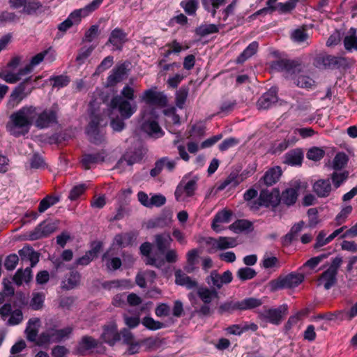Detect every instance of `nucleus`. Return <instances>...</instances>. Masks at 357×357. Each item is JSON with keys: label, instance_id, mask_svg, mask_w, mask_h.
<instances>
[{"label": "nucleus", "instance_id": "nucleus-22", "mask_svg": "<svg viewBox=\"0 0 357 357\" xmlns=\"http://www.w3.org/2000/svg\"><path fill=\"white\" fill-rule=\"evenodd\" d=\"M40 326V320L39 318H32L29 320L25 330L28 340L37 343Z\"/></svg>", "mask_w": 357, "mask_h": 357}, {"label": "nucleus", "instance_id": "nucleus-18", "mask_svg": "<svg viewBox=\"0 0 357 357\" xmlns=\"http://www.w3.org/2000/svg\"><path fill=\"white\" fill-rule=\"evenodd\" d=\"M54 225L50 222H43L33 231H31L29 238L31 241L40 239L47 236L54 231Z\"/></svg>", "mask_w": 357, "mask_h": 357}, {"label": "nucleus", "instance_id": "nucleus-46", "mask_svg": "<svg viewBox=\"0 0 357 357\" xmlns=\"http://www.w3.org/2000/svg\"><path fill=\"white\" fill-rule=\"evenodd\" d=\"M142 324L147 329L156 331L165 328V324L159 321H155L151 317H145L142 320Z\"/></svg>", "mask_w": 357, "mask_h": 357}, {"label": "nucleus", "instance_id": "nucleus-11", "mask_svg": "<svg viewBox=\"0 0 357 357\" xmlns=\"http://www.w3.org/2000/svg\"><path fill=\"white\" fill-rule=\"evenodd\" d=\"M103 0H93L92 2L86 5L85 7L75 10L68 17L71 21L73 25L79 24L82 19L88 16L92 12L96 10L102 3Z\"/></svg>", "mask_w": 357, "mask_h": 357}, {"label": "nucleus", "instance_id": "nucleus-47", "mask_svg": "<svg viewBox=\"0 0 357 357\" xmlns=\"http://www.w3.org/2000/svg\"><path fill=\"white\" fill-rule=\"evenodd\" d=\"M97 345V341L91 337L85 336L82 337L78 346V350L81 353H84Z\"/></svg>", "mask_w": 357, "mask_h": 357}, {"label": "nucleus", "instance_id": "nucleus-29", "mask_svg": "<svg viewBox=\"0 0 357 357\" xmlns=\"http://www.w3.org/2000/svg\"><path fill=\"white\" fill-rule=\"evenodd\" d=\"M231 213L229 211L222 210L218 212L214 217L212 222V228L216 232L221 231L220 224L228 223L230 221Z\"/></svg>", "mask_w": 357, "mask_h": 357}, {"label": "nucleus", "instance_id": "nucleus-42", "mask_svg": "<svg viewBox=\"0 0 357 357\" xmlns=\"http://www.w3.org/2000/svg\"><path fill=\"white\" fill-rule=\"evenodd\" d=\"M226 0H202L204 8L211 13L212 17H215L216 10L225 3Z\"/></svg>", "mask_w": 357, "mask_h": 357}, {"label": "nucleus", "instance_id": "nucleus-15", "mask_svg": "<svg viewBox=\"0 0 357 357\" xmlns=\"http://www.w3.org/2000/svg\"><path fill=\"white\" fill-rule=\"evenodd\" d=\"M100 122V119L98 116H93L86 130L89 140L96 144H99L104 141V134L99 129Z\"/></svg>", "mask_w": 357, "mask_h": 357}, {"label": "nucleus", "instance_id": "nucleus-25", "mask_svg": "<svg viewBox=\"0 0 357 357\" xmlns=\"http://www.w3.org/2000/svg\"><path fill=\"white\" fill-rule=\"evenodd\" d=\"M137 235L133 232L120 234L115 236L113 245L125 248L132 245L137 239Z\"/></svg>", "mask_w": 357, "mask_h": 357}, {"label": "nucleus", "instance_id": "nucleus-61", "mask_svg": "<svg viewBox=\"0 0 357 357\" xmlns=\"http://www.w3.org/2000/svg\"><path fill=\"white\" fill-rule=\"evenodd\" d=\"M188 89L185 88H181L176 93V105L179 108H183L188 97Z\"/></svg>", "mask_w": 357, "mask_h": 357}, {"label": "nucleus", "instance_id": "nucleus-24", "mask_svg": "<svg viewBox=\"0 0 357 357\" xmlns=\"http://www.w3.org/2000/svg\"><path fill=\"white\" fill-rule=\"evenodd\" d=\"M18 254L22 260L30 261V268L35 266L39 261V254L30 246L23 247L19 250Z\"/></svg>", "mask_w": 357, "mask_h": 357}, {"label": "nucleus", "instance_id": "nucleus-14", "mask_svg": "<svg viewBox=\"0 0 357 357\" xmlns=\"http://www.w3.org/2000/svg\"><path fill=\"white\" fill-rule=\"evenodd\" d=\"M142 100L151 105L160 107H164L167 103V98L163 93L153 89L145 91L142 96Z\"/></svg>", "mask_w": 357, "mask_h": 357}, {"label": "nucleus", "instance_id": "nucleus-35", "mask_svg": "<svg viewBox=\"0 0 357 357\" xmlns=\"http://www.w3.org/2000/svg\"><path fill=\"white\" fill-rule=\"evenodd\" d=\"M212 244L219 250H225L230 248H234L236 245V241L230 237H220L217 239H212Z\"/></svg>", "mask_w": 357, "mask_h": 357}, {"label": "nucleus", "instance_id": "nucleus-3", "mask_svg": "<svg viewBox=\"0 0 357 357\" xmlns=\"http://www.w3.org/2000/svg\"><path fill=\"white\" fill-rule=\"evenodd\" d=\"M36 113L33 125L38 129L47 128L58 123L59 108L56 105L43 110L36 107Z\"/></svg>", "mask_w": 357, "mask_h": 357}, {"label": "nucleus", "instance_id": "nucleus-4", "mask_svg": "<svg viewBox=\"0 0 357 357\" xmlns=\"http://www.w3.org/2000/svg\"><path fill=\"white\" fill-rule=\"evenodd\" d=\"M303 280V274L291 273L270 281L268 285L271 291H275L281 289L295 288L302 283Z\"/></svg>", "mask_w": 357, "mask_h": 357}, {"label": "nucleus", "instance_id": "nucleus-48", "mask_svg": "<svg viewBox=\"0 0 357 357\" xmlns=\"http://www.w3.org/2000/svg\"><path fill=\"white\" fill-rule=\"evenodd\" d=\"M336 318L341 320H351L357 316V303L354 304L350 310L339 311L335 314Z\"/></svg>", "mask_w": 357, "mask_h": 357}, {"label": "nucleus", "instance_id": "nucleus-20", "mask_svg": "<svg viewBox=\"0 0 357 357\" xmlns=\"http://www.w3.org/2000/svg\"><path fill=\"white\" fill-rule=\"evenodd\" d=\"M107 154L105 150H102L96 154H85L82 159V166L86 169H90L93 165L105 161Z\"/></svg>", "mask_w": 357, "mask_h": 357}, {"label": "nucleus", "instance_id": "nucleus-57", "mask_svg": "<svg viewBox=\"0 0 357 357\" xmlns=\"http://www.w3.org/2000/svg\"><path fill=\"white\" fill-rule=\"evenodd\" d=\"M30 167L33 169H45L46 163L42 155L34 153L29 160Z\"/></svg>", "mask_w": 357, "mask_h": 357}, {"label": "nucleus", "instance_id": "nucleus-17", "mask_svg": "<svg viewBox=\"0 0 357 357\" xmlns=\"http://www.w3.org/2000/svg\"><path fill=\"white\" fill-rule=\"evenodd\" d=\"M127 67L125 63L117 64L111 71L107 77V83L108 86H114L121 82L127 75Z\"/></svg>", "mask_w": 357, "mask_h": 357}, {"label": "nucleus", "instance_id": "nucleus-5", "mask_svg": "<svg viewBox=\"0 0 357 357\" xmlns=\"http://www.w3.org/2000/svg\"><path fill=\"white\" fill-rule=\"evenodd\" d=\"M39 78L40 77H36L33 79L31 76L25 78L12 92L9 105L14 107L29 96L34 89L32 83L36 82Z\"/></svg>", "mask_w": 357, "mask_h": 357}, {"label": "nucleus", "instance_id": "nucleus-26", "mask_svg": "<svg viewBox=\"0 0 357 357\" xmlns=\"http://www.w3.org/2000/svg\"><path fill=\"white\" fill-rule=\"evenodd\" d=\"M281 175V168L276 166L268 169L265 172L262 179L265 185L267 186H271L278 181Z\"/></svg>", "mask_w": 357, "mask_h": 357}, {"label": "nucleus", "instance_id": "nucleus-62", "mask_svg": "<svg viewBox=\"0 0 357 357\" xmlns=\"http://www.w3.org/2000/svg\"><path fill=\"white\" fill-rule=\"evenodd\" d=\"M95 47L93 45L84 46L79 50L78 55L77 56V61L80 63H83L92 53Z\"/></svg>", "mask_w": 357, "mask_h": 357}, {"label": "nucleus", "instance_id": "nucleus-12", "mask_svg": "<svg viewBox=\"0 0 357 357\" xmlns=\"http://www.w3.org/2000/svg\"><path fill=\"white\" fill-rule=\"evenodd\" d=\"M277 93V87H271L257 100V108L259 109H267L277 102H278L280 105H283V103H286L287 102H283L278 98Z\"/></svg>", "mask_w": 357, "mask_h": 357}, {"label": "nucleus", "instance_id": "nucleus-32", "mask_svg": "<svg viewBox=\"0 0 357 357\" xmlns=\"http://www.w3.org/2000/svg\"><path fill=\"white\" fill-rule=\"evenodd\" d=\"M31 278V268L27 267L24 271L22 269L17 270L13 280L17 286H20L24 282H29Z\"/></svg>", "mask_w": 357, "mask_h": 357}, {"label": "nucleus", "instance_id": "nucleus-55", "mask_svg": "<svg viewBox=\"0 0 357 357\" xmlns=\"http://www.w3.org/2000/svg\"><path fill=\"white\" fill-rule=\"evenodd\" d=\"M325 151L319 147H312L310 149L307 153V158L309 160L319 161L324 158Z\"/></svg>", "mask_w": 357, "mask_h": 357}, {"label": "nucleus", "instance_id": "nucleus-39", "mask_svg": "<svg viewBox=\"0 0 357 357\" xmlns=\"http://www.w3.org/2000/svg\"><path fill=\"white\" fill-rule=\"evenodd\" d=\"M258 47L259 44L257 42L254 41L251 43L238 56L236 59L237 63H242L252 55H254L257 52Z\"/></svg>", "mask_w": 357, "mask_h": 357}, {"label": "nucleus", "instance_id": "nucleus-52", "mask_svg": "<svg viewBox=\"0 0 357 357\" xmlns=\"http://www.w3.org/2000/svg\"><path fill=\"white\" fill-rule=\"evenodd\" d=\"M237 277L241 280H251L257 275L256 271L250 267L239 268L237 271Z\"/></svg>", "mask_w": 357, "mask_h": 357}, {"label": "nucleus", "instance_id": "nucleus-10", "mask_svg": "<svg viewBox=\"0 0 357 357\" xmlns=\"http://www.w3.org/2000/svg\"><path fill=\"white\" fill-rule=\"evenodd\" d=\"M288 307L282 305L278 308H264L260 313L259 317L274 325H279L284 316L287 314Z\"/></svg>", "mask_w": 357, "mask_h": 357}, {"label": "nucleus", "instance_id": "nucleus-56", "mask_svg": "<svg viewBox=\"0 0 357 357\" xmlns=\"http://www.w3.org/2000/svg\"><path fill=\"white\" fill-rule=\"evenodd\" d=\"M352 211V206H347L343 208L341 211L336 215L335 222L336 225H341L344 223Z\"/></svg>", "mask_w": 357, "mask_h": 357}, {"label": "nucleus", "instance_id": "nucleus-64", "mask_svg": "<svg viewBox=\"0 0 357 357\" xmlns=\"http://www.w3.org/2000/svg\"><path fill=\"white\" fill-rule=\"evenodd\" d=\"M23 320L22 312L20 310H15L10 314V317L8 320V324L10 326L17 325Z\"/></svg>", "mask_w": 357, "mask_h": 357}, {"label": "nucleus", "instance_id": "nucleus-38", "mask_svg": "<svg viewBox=\"0 0 357 357\" xmlns=\"http://www.w3.org/2000/svg\"><path fill=\"white\" fill-rule=\"evenodd\" d=\"M50 54H51V57L50 59V61H54L55 59V56L54 54L53 51L51 50V48H49V49L45 50L37 54L36 55L33 56L31 59L29 64L30 65V66H31L34 69L35 67L38 66L45 59V56H47Z\"/></svg>", "mask_w": 357, "mask_h": 357}, {"label": "nucleus", "instance_id": "nucleus-19", "mask_svg": "<svg viewBox=\"0 0 357 357\" xmlns=\"http://www.w3.org/2000/svg\"><path fill=\"white\" fill-rule=\"evenodd\" d=\"M120 338V335L117 331L116 325L110 323L105 325L103 328V332L101 335L102 340L110 345H113Z\"/></svg>", "mask_w": 357, "mask_h": 357}, {"label": "nucleus", "instance_id": "nucleus-58", "mask_svg": "<svg viewBox=\"0 0 357 357\" xmlns=\"http://www.w3.org/2000/svg\"><path fill=\"white\" fill-rule=\"evenodd\" d=\"M294 83L301 88H311L314 84V81L310 77L300 75L294 79Z\"/></svg>", "mask_w": 357, "mask_h": 357}, {"label": "nucleus", "instance_id": "nucleus-7", "mask_svg": "<svg viewBox=\"0 0 357 357\" xmlns=\"http://www.w3.org/2000/svg\"><path fill=\"white\" fill-rule=\"evenodd\" d=\"M342 258L341 257H335L328 268L324 271L320 276L319 281L323 284L326 289H329L336 282V275L337 270L342 264Z\"/></svg>", "mask_w": 357, "mask_h": 357}, {"label": "nucleus", "instance_id": "nucleus-33", "mask_svg": "<svg viewBox=\"0 0 357 357\" xmlns=\"http://www.w3.org/2000/svg\"><path fill=\"white\" fill-rule=\"evenodd\" d=\"M172 239L169 234H157L155 236V243L158 252H165V250L171 245Z\"/></svg>", "mask_w": 357, "mask_h": 357}, {"label": "nucleus", "instance_id": "nucleus-21", "mask_svg": "<svg viewBox=\"0 0 357 357\" xmlns=\"http://www.w3.org/2000/svg\"><path fill=\"white\" fill-rule=\"evenodd\" d=\"M332 190L329 179H319L313 185V191L319 197H327Z\"/></svg>", "mask_w": 357, "mask_h": 357}, {"label": "nucleus", "instance_id": "nucleus-8", "mask_svg": "<svg viewBox=\"0 0 357 357\" xmlns=\"http://www.w3.org/2000/svg\"><path fill=\"white\" fill-rule=\"evenodd\" d=\"M72 328L66 327L62 329L51 328L43 333L38 338L37 344L43 345L50 342H57L68 337Z\"/></svg>", "mask_w": 357, "mask_h": 357}, {"label": "nucleus", "instance_id": "nucleus-54", "mask_svg": "<svg viewBox=\"0 0 357 357\" xmlns=\"http://www.w3.org/2000/svg\"><path fill=\"white\" fill-rule=\"evenodd\" d=\"M45 300V294L43 293H33V297L30 302L31 307L34 310L42 308Z\"/></svg>", "mask_w": 357, "mask_h": 357}, {"label": "nucleus", "instance_id": "nucleus-6", "mask_svg": "<svg viewBox=\"0 0 357 357\" xmlns=\"http://www.w3.org/2000/svg\"><path fill=\"white\" fill-rule=\"evenodd\" d=\"M280 194L277 190L271 191L263 190L261 191L257 201H252L248 203V206L252 211H257L260 206H275L280 202Z\"/></svg>", "mask_w": 357, "mask_h": 357}, {"label": "nucleus", "instance_id": "nucleus-23", "mask_svg": "<svg viewBox=\"0 0 357 357\" xmlns=\"http://www.w3.org/2000/svg\"><path fill=\"white\" fill-rule=\"evenodd\" d=\"M175 282L176 284L183 286L188 289H192L197 287V282L181 270H177L175 272Z\"/></svg>", "mask_w": 357, "mask_h": 357}, {"label": "nucleus", "instance_id": "nucleus-13", "mask_svg": "<svg viewBox=\"0 0 357 357\" xmlns=\"http://www.w3.org/2000/svg\"><path fill=\"white\" fill-rule=\"evenodd\" d=\"M197 189V183L194 180H190L186 183H181L175 191L176 199L178 202H186L192 197Z\"/></svg>", "mask_w": 357, "mask_h": 357}, {"label": "nucleus", "instance_id": "nucleus-51", "mask_svg": "<svg viewBox=\"0 0 357 357\" xmlns=\"http://www.w3.org/2000/svg\"><path fill=\"white\" fill-rule=\"evenodd\" d=\"M181 6L188 15H192L195 14L197 10L198 0H184L181 1Z\"/></svg>", "mask_w": 357, "mask_h": 357}, {"label": "nucleus", "instance_id": "nucleus-27", "mask_svg": "<svg viewBox=\"0 0 357 357\" xmlns=\"http://www.w3.org/2000/svg\"><path fill=\"white\" fill-rule=\"evenodd\" d=\"M199 254L200 251L198 249H192L187 252L186 265L184 267V269L187 273H191L196 270V265L198 261Z\"/></svg>", "mask_w": 357, "mask_h": 357}, {"label": "nucleus", "instance_id": "nucleus-2", "mask_svg": "<svg viewBox=\"0 0 357 357\" xmlns=\"http://www.w3.org/2000/svg\"><path fill=\"white\" fill-rule=\"evenodd\" d=\"M157 118L155 109L151 107H147L142 113L144 122L142 129L153 138H159L164 135V132L156 121Z\"/></svg>", "mask_w": 357, "mask_h": 357}, {"label": "nucleus", "instance_id": "nucleus-36", "mask_svg": "<svg viewBox=\"0 0 357 357\" xmlns=\"http://www.w3.org/2000/svg\"><path fill=\"white\" fill-rule=\"evenodd\" d=\"M100 249V245L98 243L95 247H93L91 250L86 252V254L79 257L76 261L77 265L86 266L88 265L94 258H96L98 255Z\"/></svg>", "mask_w": 357, "mask_h": 357}, {"label": "nucleus", "instance_id": "nucleus-50", "mask_svg": "<svg viewBox=\"0 0 357 357\" xmlns=\"http://www.w3.org/2000/svg\"><path fill=\"white\" fill-rule=\"evenodd\" d=\"M206 282L209 285H212L218 289H220L224 285L220 275L218 274L216 271H213L210 275L207 277Z\"/></svg>", "mask_w": 357, "mask_h": 357}, {"label": "nucleus", "instance_id": "nucleus-37", "mask_svg": "<svg viewBox=\"0 0 357 357\" xmlns=\"http://www.w3.org/2000/svg\"><path fill=\"white\" fill-rule=\"evenodd\" d=\"M303 160L302 152L299 149L291 150L284 156V162L291 165H299Z\"/></svg>", "mask_w": 357, "mask_h": 357}, {"label": "nucleus", "instance_id": "nucleus-40", "mask_svg": "<svg viewBox=\"0 0 357 357\" xmlns=\"http://www.w3.org/2000/svg\"><path fill=\"white\" fill-rule=\"evenodd\" d=\"M298 192L294 188H287L282 192L280 200L283 204L291 206L293 205L297 200Z\"/></svg>", "mask_w": 357, "mask_h": 357}, {"label": "nucleus", "instance_id": "nucleus-16", "mask_svg": "<svg viewBox=\"0 0 357 357\" xmlns=\"http://www.w3.org/2000/svg\"><path fill=\"white\" fill-rule=\"evenodd\" d=\"M127 41V33L120 28L114 29L110 33L106 45L111 44L113 50L121 51Z\"/></svg>", "mask_w": 357, "mask_h": 357}, {"label": "nucleus", "instance_id": "nucleus-63", "mask_svg": "<svg viewBox=\"0 0 357 357\" xmlns=\"http://www.w3.org/2000/svg\"><path fill=\"white\" fill-rule=\"evenodd\" d=\"M165 48H169L173 54H178L183 50H186L189 48L188 45H182L176 40H174L170 43L165 45Z\"/></svg>", "mask_w": 357, "mask_h": 357}, {"label": "nucleus", "instance_id": "nucleus-60", "mask_svg": "<svg viewBox=\"0 0 357 357\" xmlns=\"http://www.w3.org/2000/svg\"><path fill=\"white\" fill-rule=\"evenodd\" d=\"M249 327L248 324H234L226 328V331L228 333L231 335H240L243 332L248 331Z\"/></svg>", "mask_w": 357, "mask_h": 357}, {"label": "nucleus", "instance_id": "nucleus-31", "mask_svg": "<svg viewBox=\"0 0 357 357\" xmlns=\"http://www.w3.org/2000/svg\"><path fill=\"white\" fill-rule=\"evenodd\" d=\"M343 43L344 48L347 51H357V33L355 29L351 28L349 29L347 35L344 38Z\"/></svg>", "mask_w": 357, "mask_h": 357}, {"label": "nucleus", "instance_id": "nucleus-43", "mask_svg": "<svg viewBox=\"0 0 357 357\" xmlns=\"http://www.w3.org/2000/svg\"><path fill=\"white\" fill-rule=\"evenodd\" d=\"M219 28L217 25L213 24H204L198 26L195 33L197 35L200 36H205L209 34L218 33Z\"/></svg>", "mask_w": 357, "mask_h": 357}, {"label": "nucleus", "instance_id": "nucleus-45", "mask_svg": "<svg viewBox=\"0 0 357 357\" xmlns=\"http://www.w3.org/2000/svg\"><path fill=\"white\" fill-rule=\"evenodd\" d=\"M59 202V197L52 195H47L43 199L38 206V211L43 213L47 210L50 206L56 204Z\"/></svg>", "mask_w": 357, "mask_h": 357}, {"label": "nucleus", "instance_id": "nucleus-44", "mask_svg": "<svg viewBox=\"0 0 357 357\" xmlns=\"http://www.w3.org/2000/svg\"><path fill=\"white\" fill-rule=\"evenodd\" d=\"M163 254L164 252H160L153 254L150 257L146 259V264L153 266L158 268H162L165 264V260L163 257Z\"/></svg>", "mask_w": 357, "mask_h": 357}, {"label": "nucleus", "instance_id": "nucleus-1", "mask_svg": "<svg viewBox=\"0 0 357 357\" xmlns=\"http://www.w3.org/2000/svg\"><path fill=\"white\" fill-rule=\"evenodd\" d=\"M36 107L26 105L10 116L7 130L15 137L24 135L29 132L36 114Z\"/></svg>", "mask_w": 357, "mask_h": 357}, {"label": "nucleus", "instance_id": "nucleus-41", "mask_svg": "<svg viewBox=\"0 0 357 357\" xmlns=\"http://www.w3.org/2000/svg\"><path fill=\"white\" fill-rule=\"evenodd\" d=\"M263 302L261 299L255 298H248L238 301V310H247L258 307L262 305Z\"/></svg>", "mask_w": 357, "mask_h": 357}, {"label": "nucleus", "instance_id": "nucleus-34", "mask_svg": "<svg viewBox=\"0 0 357 357\" xmlns=\"http://www.w3.org/2000/svg\"><path fill=\"white\" fill-rule=\"evenodd\" d=\"M80 281V275L77 272H71L61 282V288L66 290H70L76 287Z\"/></svg>", "mask_w": 357, "mask_h": 357}, {"label": "nucleus", "instance_id": "nucleus-28", "mask_svg": "<svg viewBox=\"0 0 357 357\" xmlns=\"http://www.w3.org/2000/svg\"><path fill=\"white\" fill-rule=\"evenodd\" d=\"M273 69L278 71H284L287 73H294L296 66L293 61L287 59H279L272 63Z\"/></svg>", "mask_w": 357, "mask_h": 357}, {"label": "nucleus", "instance_id": "nucleus-49", "mask_svg": "<svg viewBox=\"0 0 357 357\" xmlns=\"http://www.w3.org/2000/svg\"><path fill=\"white\" fill-rule=\"evenodd\" d=\"M348 161L347 156L344 153H338L333 161V168L337 172L344 167Z\"/></svg>", "mask_w": 357, "mask_h": 357}, {"label": "nucleus", "instance_id": "nucleus-59", "mask_svg": "<svg viewBox=\"0 0 357 357\" xmlns=\"http://www.w3.org/2000/svg\"><path fill=\"white\" fill-rule=\"evenodd\" d=\"M251 227V223L245 220H239L230 225V229L235 232H241L249 229Z\"/></svg>", "mask_w": 357, "mask_h": 357}, {"label": "nucleus", "instance_id": "nucleus-9", "mask_svg": "<svg viewBox=\"0 0 357 357\" xmlns=\"http://www.w3.org/2000/svg\"><path fill=\"white\" fill-rule=\"evenodd\" d=\"M112 109H117L123 119H129L137 110V105L124 99L121 96H115L111 101Z\"/></svg>", "mask_w": 357, "mask_h": 357}, {"label": "nucleus", "instance_id": "nucleus-53", "mask_svg": "<svg viewBox=\"0 0 357 357\" xmlns=\"http://www.w3.org/2000/svg\"><path fill=\"white\" fill-rule=\"evenodd\" d=\"M348 172L344 171L342 172H333L331 176V180L333 181V185L335 188H338L341 184L344 182L348 178Z\"/></svg>", "mask_w": 357, "mask_h": 357}, {"label": "nucleus", "instance_id": "nucleus-30", "mask_svg": "<svg viewBox=\"0 0 357 357\" xmlns=\"http://www.w3.org/2000/svg\"><path fill=\"white\" fill-rule=\"evenodd\" d=\"M197 295L204 304H209L214 298H218V292L217 290L207 287L199 288Z\"/></svg>", "mask_w": 357, "mask_h": 357}]
</instances>
